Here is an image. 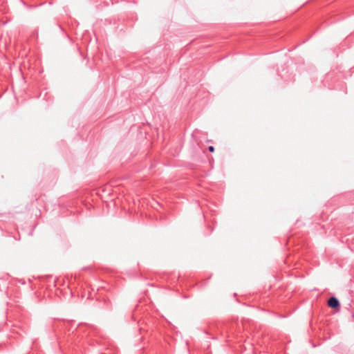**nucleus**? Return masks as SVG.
<instances>
[{
  "label": "nucleus",
  "mask_w": 354,
  "mask_h": 354,
  "mask_svg": "<svg viewBox=\"0 0 354 354\" xmlns=\"http://www.w3.org/2000/svg\"><path fill=\"white\" fill-rule=\"evenodd\" d=\"M208 149H209V151L210 152H214V148L212 146L209 147Z\"/></svg>",
  "instance_id": "f03ea898"
},
{
  "label": "nucleus",
  "mask_w": 354,
  "mask_h": 354,
  "mask_svg": "<svg viewBox=\"0 0 354 354\" xmlns=\"http://www.w3.org/2000/svg\"><path fill=\"white\" fill-rule=\"evenodd\" d=\"M328 305L332 308H335L339 306V303L337 299L335 297H331L328 301Z\"/></svg>",
  "instance_id": "f257e3e1"
}]
</instances>
